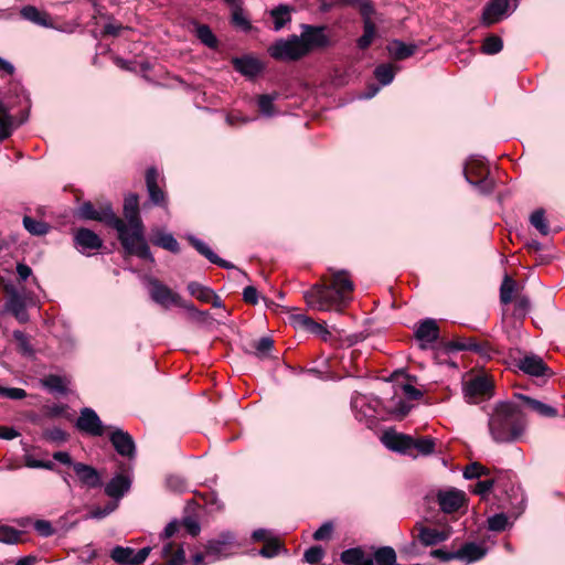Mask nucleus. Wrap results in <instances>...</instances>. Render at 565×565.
I'll list each match as a JSON object with an SVG mask.
<instances>
[{"label":"nucleus","instance_id":"obj_27","mask_svg":"<svg viewBox=\"0 0 565 565\" xmlns=\"http://www.w3.org/2000/svg\"><path fill=\"white\" fill-rule=\"evenodd\" d=\"M340 558L347 565H374L372 555L365 553L361 547L343 551Z\"/></svg>","mask_w":565,"mask_h":565},{"label":"nucleus","instance_id":"obj_45","mask_svg":"<svg viewBox=\"0 0 565 565\" xmlns=\"http://www.w3.org/2000/svg\"><path fill=\"white\" fill-rule=\"evenodd\" d=\"M42 384L51 392L64 393L66 392V386L64 380L57 375H49L43 381Z\"/></svg>","mask_w":565,"mask_h":565},{"label":"nucleus","instance_id":"obj_20","mask_svg":"<svg viewBox=\"0 0 565 565\" xmlns=\"http://www.w3.org/2000/svg\"><path fill=\"white\" fill-rule=\"evenodd\" d=\"M418 530V540L425 546H433L438 543H441L449 539L450 529L448 526L444 529H434L424 525H417Z\"/></svg>","mask_w":565,"mask_h":565},{"label":"nucleus","instance_id":"obj_18","mask_svg":"<svg viewBox=\"0 0 565 565\" xmlns=\"http://www.w3.org/2000/svg\"><path fill=\"white\" fill-rule=\"evenodd\" d=\"M79 216L85 220L99 221L109 226H111L118 217L110 206L96 210L95 206L89 202H86L81 205Z\"/></svg>","mask_w":565,"mask_h":565},{"label":"nucleus","instance_id":"obj_46","mask_svg":"<svg viewBox=\"0 0 565 565\" xmlns=\"http://www.w3.org/2000/svg\"><path fill=\"white\" fill-rule=\"evenodd\" d=\"M274 100L275 96L271 95H260L258 97L257 104L263 116L271 117L275 115Z\"/></svg>","mask_w":565,"mask_h":565},{"label":"nucleus","instance_id":"obj_17","mask_svg":"<svg viewBox=\"0 0 565 565\" xmlns=\"http://www.w3.org/2000/svg\"><path fill=\"white\" fill-rule=\"evenodd\" d=\"M131 478L126 473L115 475L105 486V493L117 503L130 490Z\"/></svg>","mask_w":565,"mask_h":565},{"label":"nucleus","instance_id":"obj_39","mask_svg":"<svg viewBox=\"0 0 565 565\" xmlns=\"http://www.w3.org/2000/svg\"><path fill=\"white\" fill-rule=\"evenodd\" d=\"M188 291L191 296L195 297L198 300L209 303L210 298L212 297V289L209 287H205L196 281H191L188 284Z\"/></svg>","mask_w":565,"mask_h":565},{"label":"nucleus","instance_id":"obj_24","mask_svg":"<svg viewBox=\"0 0 565 565\" xmlns=\"http://www.w3.org/2000/svg\"><path fill=\"white\" fill-rule=\"evenodd\" d=\"M76 247L85 253L87 250L99 249L103 245L102 239L97 234L88 228H79L74 235Z\"/></svg>","mask_w":565,"mask_h":565},{"label":"nucleus","instance_id":"obj_34","mask_svg":"<svg viewBox=\"0 0 565 565\" xmlns=\"http://www.w3.org/2000/svg\"><path fill=\"white\" fill-rule=\"evenodd\" d=\"M291 7L287 4H279L270 11V15L274 19L275 31H279L291 20Z\"/></svg>","mask_w":565,"mask_h":565},{"label":"nucleus","instance_id":"obj_22","mask_svg":"<svg viewBox=\"0 0 565 565\" xmlns=\"http://www.w3.org/2000/svg\"><path fill=\"white\" fill-rule=\"evenodd\" d=\"M416 339L420 341V348L425 349L426 344H430L438 340L439 328L434 319L427 318L423 320L415 331Z\"/></svg>","mask_w":565,"mask_h":565},{"label":"nucleus","instance_id":"obj_47","mask_svg":"<svg viewBox=\"0 0 565 565\" xmlns=\"http://www.w3.org/2000/svg\"><path fill=\"white\" fill-rule=\"evenodd\" d=\"M282 550L280 542L276 537H271L265 542L264 546L259 551V555L263 557L271 558Z\"/></svg>","mask_w":565,"mask_h":565},{"label":"nucleus","instance_id":"obj_11","mask_svg":"<svg viewBox=\"0 0 565 565\" xmlns=\"http://www.w3.org/2000/svg\"><path fill=\"white\" fill-rule=\"evenodd\" d=\"M380 405L381 402L374 396L355 393L351 398L352 409L355 412V417L360 422L375 418Z\"/></svg>","mask_w":565,"mask_h":565},{"label":"nucleus","instance_id":"obj_26","mask_svg":"<svg viewBox=\"0 0 565 565\" xmlns=\"http://www.w3.org/2000/svg\"><path fill=\"white\" fill-rule=\"evenodd\" d=\"M20 14L24 20L30 21L36 25H40L43 28H49V29L54 28V23L50 17V14L44 11L39 10L34 6H25V7L21 8Z\"/></svg>","mask_w":565,"mask_h":565},{"label":"nucleus","instance_id":"obj_61","mask_svg":"<svg viewBox=\"0 0 565 565\" xmlns=\"http://www.w3.org/2000/svg\"><path fill=\"white\" fill-rule=\"evenodd\" d=\"M390 408L398 418H403L409 413L411 405L399 398L394 405H391Z\"/></svg>","mask_w":565,"mask_h":565},{"label":"nucleus","instance_id":"obj_9","mask_svg":"<svg viewBox=\"0 0 565 565\" xmlns=\"http://www.w3.org/2000/svg\"><path fill=\"white\" fill-rule=\"evenodd\" d=\"M436 498L440 510L448 514L458 512L468 501L465 491L456 488L438 490Z\"/></svg>","mask_w":565,"mask_h":565},{"label":"nucleus","instance_id":"obj_43","mask_svg":"<svg viewBox=\"0 0 565 565\" xmlns=\"http://www.w3.org/2000/svg\"><path fill=\"white\" fill-rule=\"evenodd\" d=\"M196 36L203 44L211 49L216 47L217 45V40L215 35L213 34L212 30L205 24L198 25Z\"/></svg>","mask_w":565,"mask_h":565},{"label":"nucleus","instance_id":"obj_6","mask_svg":"<svg viewBox=\"0 0 565 565\" xmlns=\"http://www.w3.org/2000/svg\"><path fill=\"white\" fill-rule=\"evenodd\" d=\"M466 180L476 186L480 193H490L494 188V181L489 178V168L481 157L472 156L465 164Z\"/></svg>","mask_w":565,"mask_h":565},{"label":"nucleus","instance_id":"obj_2","mask_svg":"<svg viewBox=\"0 0 565 565\" xmlns=\"http://www.w3.org/2000/svg\"><path fill=\"white\" fill-rule=\"evenodd\" d=\"M489 433L495 443L519 440L525 430V418L518 405L511 402L499 403L488 422Z\"/></svg>","mask_w":565,"mask_h":565},{"label":"nucleus","instance_id":"obj_62","mask_svg":"<svg viewBox=\"0 0 565 565\" xmlns=\"http://www.w3.org/2000/svg\"><path fill=\"white\" fill-rule=\"evenodd\" d=\"M34 530L42 536L47 537L53 535L54 530L52 524L45 520H38L34 523Z\"/></svg>","mask_w":565,"mask_h":565},{"label":"nucleus","instance_id":"obj_59","mask_svg":"<svg viewBox=\"0 0 565 565\" xmlns=\"http://www.w3.org/2000/svg\"><path fill=\"white\" fill-rule=\"evenodd\" d=\"M0 396L10 399H22L26 396V392L19 387H2L0 386Z\"/></svg>","mask_w":565,"mask_h":565},{"label":"nucleus","instance_id":"obj_50","mask_svg":"<svg viewBox=\"0 0 565 565\" xmlns=\"http://www.w3.org/2000/svg\"><path fill=\"white\" fill-rule=\"evenodd\" d=\"M188 241L190 244L204 257H206L210 262L213 258H216V254L201 239L196 238L193 235H189Z\"/></svg>","mask_w":565,"mask_h":565},{"label":"nucleus","instance_id":"obj_19","mask_svg":"<svg viewBox=\"0 0 565 565\" xmlns=\"http://www.w3.org/2000/svg\"><path fill=\"white\" fill-rule=\"evenodd\" d=\"M516 365L531 376H546L551 373L543 359L535 354L525 355L516 362Z\"/></svg>","mask_w":565,"mask_h":565},{"label":"nucleus","instance_id":"obj_37","mask_svg":"<svg viewBox=\"0 0 565 565\" xmlns=\"http://www.w3.org/2000/svg\"><path fill=\"white\" fill-rule=\"evenodd\" d=\"M363 31V34L356 41L360 50H366L375 38L376 29L372 20L364 21Z\"/></svg>","mask_w":565,"mask_h":565},{"label":"nucleus","instance_id":"obj_44","mask_svg":"<svg viewBox=\"0 0 565 565\" xmlns=\"http://www.w3.org/2000/svg\"><path fill=\"white\" fill-rule=\"evenodd\" d=\"M232 22L244 31H249L252 29V24L245 17L241 4H235L232 8Z\"/></svg>","mask_w":565,"mask_h":565},{"label":"nucleus","instance_id":"obj_55","mask_svg":"<svg viewBox=\"0 0 565 565\" xmlns=\"http://www.w3.org/2000/svg\"><path fill=\"white\" fill-rule=\"evenodd\" d=\"M13 337L18 343L19 351L24 355H32L33 349L29 342L28 337L21 331H14Z\"/></svg>","mask_w":565,"mask_h":565},{"label":"nucleus","instance_id":"obj_57","mask_svg":"<svg viewBox=\"0 0 565 565\" xmlns=\"http://www.w3.org/2000/svg\"><path fill=\"white\" fill-rule=\"evenodd\" d=\"M323 555L324 551L321 546H311L305 552L303 558L309 564H318Z\"/></svg>","mask_w":565,"mask_h":565},{"label":"nucleus","instance_id":"obj_13","mask_svg":"<svg viewBox=\"0 0 565 565\" xmlns=\"http://www.w3.org/2000/svg\"><path fill=\"white\" fill-rule=\"evenodd\" d=\"M150 547H143L136 552L131 547L115 546L110 552L111 559L119 565H139L142 564L150 554Z\"/></svg>","mask_w":565,"mask_h":565},{"label":"nucleus","instance_id":"obj_3","mask_svg":"<svg viewBox=\"0 0 565 565\" xmlns=\"http://www.w3.org/2000/svg\"><path fill=\"white\" fill-rule=\"evenodd\" d=\"M111 227L117 231L118 239L127 255H135L151 263L154 262L145 237L142 223L126 224L121 218L117 217Z\"/></svg>","mask_w":565,"mask_h":565},{"label":"nucleus","instance_id":"obj_56","mask_svg":"<svg viewBox=\"0 0 565 565\" xmlns=\"http://www.w3.org/2000/svg\"><path fill=\"white\" fill-rule=\"evenodd\" d=\"M508 525V518L503 513H498L488 519V526L491 531H503Z\"/></svg>","mask_w":565,"mask_h":565},{"label":"nucleus","instance_id":"obj_10","mask_svg":"<svg viewBox=\"0 0 565 565\" xmlns=\"http://www.w3.org/2000/svg\"><path fill=\"white\" fill-rule=\"evenodd\" d=\"M302 32L300 38L301 44L305 45L306 55L312 50L323 49L330 45V40L324 33V26H313L309 24H302Z\"/></svg>","mask_w":565,"mask_h":565},{"label":"nucleus","instance_id":"obj_58","mask_svg":"<svg viewBox=\"0 0 565 565\" xmlns=\"http://www.w3.org/2000/svg\"><path fill=\"white\" fill-rule=\"evenodd\" d=\"M531 308V303L527 297L520 296L515 299L514 315L518 317H525Z\"/></svg>","mask_w":565,"mask_h":565},{"label":"nucleus","instance_id":"obj_38","mask_svg":"<svg viewBox=\"0 0 565 565\" xmlns=\"http://www.w3.org/2000/svg\"><path fill=\"white\" fill-rule=\"evenodd\" d=\"M396 70L391 64H381L374 70V75L381 85L385 86L393 82Z\"/></svg>","mask_w":565,"mask_h":565},{"label":"nucleus","instance_id":"obj_8","mask_svg":"<svg viewBox=\"0 0 565 565\" xmlns=\"http://www.w3.org/2000/svg\"><path fill=\"white\" fill-rule=\"evenodd\" d=\"M235 535L230 532H222L217 539L207 542V562H216L233 554Z\"/></svg>","mask_w":565,"mask_h":565},{"label":"nucleus","instance_id":"obj_12","mask_svg":"<svg viewBox=\"0 0 565 565\" xmlns=\"http://www.w3.org/2000/svg\"><path fill=\"white\" fill-rule=\"evenodd\" d=\"M150 297L158 305L169 308L170 306L179 307L182 305V297L171 290L168 286L160 282L158 279H150Z\"/></svg>","mask_w":565,"mask_h":565},{"label":"nucleus","instance_id":"obj_21","mask_svg":"<svg viewBox=\"0 0 565 565\" xmlns=\"http://www.w3.org/2000/svg\"><path fill=\"white\" fill-rule=\"evenodd\" d=\"M73 470L84 487L94 489L102 486L100 475L94 467L83 462H76L73 465Z\"/></svg>","mask_w":565,"mask_h":565},{"label":"nucleus","instance_id":"obj_36","mask_svg":"<svg viewBox=\"0 0 565 565\" xmlns=\"http://www.w3.org/2000/svg\"><path fill=\"white\" fill-rule=\"evenodd\" d=\"M153 244L160 246L171 253H179L180 246L178 241L170 233L158 232L153 238Z\"/></svg>","mask_w":565,"mask_h":565},{"label":"nucleus","instance_id":"obj_30","mask_svg":"<svg viewBox=\"0 0 565 565\" xmlns=\"http://www.w3.org/2000/svg\"><path fill=\"white\" fill-rule=\"evenodd\" d=\"M416 50L417 46L415 44H406L399 40H394L387 45L390 56L397 61L412 56Z\"/></svg>","mask_w":565,"mask_h":565},{"label":"nucleus","instance_id":"obj_42","mask_svg":"<svg viewBox=\"0 0 565 565\" xmlns=\"http://www.w3.org/2000/svg\"><path fill=\"white\" fill-rule=\"evenodd\" d=\"M531 224L544 236L548 235L550 226L543 210L534 211L530 216Z\"/></svg>","mask_w":565,"mask_h":565},{"label":"nucleus","instance_id":"obj_14","mask_svg":"<svg viewBox=\"0 0 565 565\" xmlns=\"http://www.w3.org/2000/svg\"><path fill=\"white\" fill-rule=\"evenodd\" d=\"M109 440L115 450L122 457L134 458L136 445L132 436L118 427L108 426Z\"/></svg>","mask_w":565,"mask_h":565},{"label":"nucleus","instance_id":"obj_52","mask_svg":"<svg viewBox=\"0 0 565 565\" xmlns=\"http://www.w3.org/2000/svg\"><path fill=\"white\" fill-rule=\"evenodd\" d=\"M179 308L186 310L190 317L199 322L205 321L209 316L206 311L199 310L192 302L184 299H182V305H180Z\"/></svg>","mask_w":565,"mask_h":565},{"label":"nucleus","instance_id":"obj_23","mask_svg":"<svg viewBox=\"0 0 565 565\" xmlns=\"http://www.w3.org/2000/svg\"><path fill=\"white\" fill-rule=\"evenodd\" d=\"M509 9V0H490L482 13V23L491 25L502 20Z\"/></svg>","mask_w":565,"mask_h":565},{"label":"nucleus","instance_id":"obj_41","mask_svg":"<svg viewBox=\"0 0 565 565\" xmlns=\"http://www.w3.org/2000/svg\"><path fill=\"white\" fill-rule=\"evenodd\" d=\"M502 47H503L502 39L498 35L491 34V35H488L483 40L481 50H482V53H484L487 55H493V54L501 52Z\"/></svg>","mask_w":565,"mask_h":565},{"label":"nucleus","instance_id":"obj_16","mask_svg":"<svg viewBox=\"0 0 565 565\" xmlns=\"http://www.w3.org/2000/svg\"><path fill=\"white\" fill-rule=\"evenodd\" d=\"M492 382L487 376H476L463 388L465 397L469 403H478L479 399L491 396Z\"/></svg>","mask_w":565,"mask_h":565},{"label":"nucleus","instance_id":"obj_51","mask_svg":"<svg viewBox=\"0 0 565 565\" xmlns=\"http://www.w3.org/2000/svg\"><path fill=\"white\" fill-rule=\"evenodd\" d=\"M43 437L47 441L60 445L67 440L68 435L63 429H61L58 427H54V428L45 429L43 431Z\"/></svg>","mask_w":565,"mask_h":565},{"label":"nucleus","instance_id":"obj_7","mask_svg":"<svg viewBox=\"0 0 565 565\" xmlns=\"http://www.w3.org/2000/svg\"><path fill=\"white\" fill-rule=\"evenodd\" d=\"M268 53L273 58L285 62L298 61L306 56L305 45L295 34L276 41L269 46Z\"/></svg>","mask_w":565,"mask_h":565},{"label":"nucleus","instance_id":"obj_48","mask_svg":"<svg viewBox=\"0 0 565 565\" xmlns=\"http://www.w3.org/2000/svg\"><path fill=\"white\" fill-rule=\"evenodd\" d=\"M515 282L509 276H505L501 288H500V300L502 303L507 305L512 301V294L514 291Z\"/></svg>","mask_w":565,"mask_h":565},{"label":"nucleus","instance_id":"obj_25","mask_svg":"<svg viewBox=\"0 0 565 565\" xmlns=\"http://www.w3.org/2000/svg\"><path fill=\"white\" fill-rule=\"evenodd\" d=\"M232 64L235 71L247 77H254L263 70V64L259 62V60L249 55L233 57Z\"/></svg>","mask_w":565,"mask_h":565},{"label":"nucleus","instance_id":"obj_40","mask_svg":"<svg viewBox=\"0 0 565 565\" xmlns=\"http://www.w3.org/2000/svg\"><path fill=\"white\" fill-rule=\"evenodd\" d=\"M23 225L29 233H31L33 235H39V236L45 235L50 230V226L47 223L42 222V221H36L30 216L23 217Z\"/></svg>","mask_w":565,"mask_h":565},{"label":"nucleus","instance_id":"obj_32","mask_svg":"<svg viewBox=\"0 0 565 565\" xmlns=\"http://www.w3.org/2000/svg\"><path fill=\"white\" fill-rule=\"evenodd\" d=\"M7 309L10 311L20 322L28 320V312L25 308V301L22 296L14 292L10 296L7 301Z\"/></svg>","mask_w":565,"mask_h":565},{"label":"nucleus","instance_id":"obj_53","mask_svg":"<svg viewBox=\"0 0 565 565\" xmlns=\"http://www.w3.org/2000/svg\"><path fill=\"white\" fill-rule=\"evenodd\" d=\"M488 473L489 470L481 466L479 462H472L468 465L463 470V477L466 479H477Z\"/></svg>","mask_w":565,"mask_h":565},{"label":"nucleus","instance_id":"obj_5","mask_svg":"<svg viewBox=\"0 0 565 565\" xmlns=\"http://www.w3.org/2000/svg\"><path fill=\"white\" fill-rule=\"evenodd\" d=\"M10 93L14 94L15 99H11L6 94H0V141L9 138L17 127L14 118L10 115V110L15 105H20L22 99L29 103V97L24 94L20 84H12Z\"/></svg>","mask_w":565,"mask_h":565},{"label":"nucleus","instance_id":"obj_35","mask_svg":"<svg viewBox=\"0 0 565 565\" xmlns=\"http://www.w3.org/2000/svg\"><path fill=\"white\" fill-rule=\"evenodd\" d=\"M292 323L296 327L301 328L311 333H315L317 335L320 332H322V330L324 328V326H322L321 323L316 322L313 319H311L310 317L302 315V313L292 316Z\"/></svg>","mask_w":565,"mask_h":565},{"label":"nucleus","instance_id":"obj_60","mask_svg":"<svg viewBox=\"0 0 565 565\" xmlns=\"http://www.w3.org/2000/svg\"><path fill=\"white\" fill-rule=\"evenodd\" d=\"M273 345H274V341L268 337H264V338H260L255 343V349L259 356H265L271 350Z\"/></svg>","mask_w":565,"mask_h":565},{"label":"nucleus","instance_id":"obj_15","mask_svg":"<svg viewBox=\"0 0 565 565\" xmlns=\"http://www.w3.org/2000/svg\"><path fill=\"white\" fill-rule=\"evenodd\" d=\"M76 427L90 436H103L105 430H108V427L103 425L97 413L89 407H85L81 411L76 420Z\"/></svg>","mask_w":565,"mask_h":565},{"label":"nucleus","instance_id":"obj_1","mask_svg":"<svg viewBox=\"0 0 565 565\" xmlns=\"http://www.w3.org/2000/svg\"><path fill=\"white\" fill-rule=\"evenodd\" d=\"M331 277L305 291L307 305L319 311H342L352 300L354 284L347 270H330Z\"/></svg>","mask_w":565,"mask_h":565},{"label":"nucleus","instance_id":"obj_49","mask_svg":"<svg viewBox=\"0 0 565 565\" xmlns=\"http://www.w3.org/2000/svg\"><path fill=\"white\" fill-rule=\"evenodd\" d=\"M21 532L11 527L0 526V542L6 544H15L20 541Z\"/></svg>","mask_w":565,"mask_h":565},{"label":"nucleus","instance_id":"obj_33","mask_svg":"<svg viewBox=\"0 0 565 565\" xmlns=\"http://www.w3.org/2000/svg\"><path fill=\"white\" fill-rule=\"evenodd\" d=\"M518 397L522 399L527 407L543 417H556L558 415L557 409L551 405L521 394L518 395Z\"/></svg>","mask_w":565,"mask_h":565},{"label":"nucleus","instance_id":"obj_28","mask_svg":"<svg viewBox=\"0 0 565 565\" xmlns=\"http://www.w3.org/2000/svg\"><path fill=\"white\" fill-rule=\"evenodd\" d=\"M158 172L154 168H150L146 173V183L150 200L154 204H163L166 196L164 192L157 184Z\"/></svg>","mask_w":565,"mask_h":565},{"label":"nucleus","instance_id":"obj_64","mask_svg":"<svg viewBox=\"0 0 565 565\" xmlns=\"http://www.w3.org/2000/svg\"><path fill=\"white\" fill-rule=\"evenodd\" d=\"M65 411V407L63 405L53 404V405H45L43 407L44 415L50 418L60 417L63 415Z\"/></svg>","mask_w":565,"mask_h":565},{"label":"nucleus","instance_id":"obj_54","mask_svg":"<svg viewBox=\"0 0 565 565\" xmlns=\"http://www.w3.org/2000/svg\"><path fill=\"white\" fill-rule=\"evenodd\" d=\"M118 508V503L116 501H109L105 507L100 508H94L90 512L88 518L90 519H103L107 515H109L111 512H114Z\"/></svg>","mask_w":565,"mask_h":565},{"label":"nucleus","instance_id":"obj_29","mask_svg":"<svg viewBox=\"0 0 565 565\" xmlns=\"http://www.w3.org/2000/svg\"><path fill=\"white\" fill-rule=\"evenodd\" d=\"M486 555V550L476 543H467L457 550V559L467 564L481 559Z\"/></svg>","mask_w":565,"mask_h":565},{"label":"nucleus","instance_id":"obj_63","mask_svg":"<svg viewBox=\"0 0 565 565\" xmlns=\"http://www.w3.org/2000/svg\"><path fill=\"white\" fill-rule=\"evenodd\" d=\"M332 530V523L326 522L313 533V539L316 541L328 540L331 536Z\"/></svg>","mask_w":565,"mask_h":565},{"label":"nucleus","instance_id":"obj_31","mask_svg":"<svg viewBox=\"0 0 565 565\" xmlns=\"http://www.w3.org/2000/svg\"><path fill=\"white\" fill-rule=\"evenodd\" d=\"M124 213L127 218L126 224H138L142 223L139 216V200L138 195L129 194L125 198L124 202Z\"/></svg>","mask_w":565,"mask_h":565},{"label":"nucleus","instance_id":"obj_4","mask_svg":"<svg viewBox=\"0 0 565 565\" xmlns=\"http://www.w3.org/2000/svg\"><path fill=\"white\" fill-rule=\"evenodd\" d=\"M382 443L386 448L404 455L417 457L427 456L435 451V439L431 437H412L394 430H386L382 436Z\"/></svg>","mask_w":565,"mask_h":565}]
</instances>
